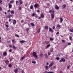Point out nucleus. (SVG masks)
I'll list each match as a JSON object with an SVG mask.
<instances>
[{
	"instance_id": "c03bdc74",
	"label": "nucleus",
	"mask_w": 73,
	"mask_h": 73,
	"mask_svg": "<svg viewBox=\"0 0 73 73\" xmlns=\"http://www.w3.org/2000/svg\"><path fill=\"white\" fill-rule=\"evenodd\" d=\"M25 58V56H23L21 60H23V59H24Z\"/></svg>"
},
{
	"instance_id": "49530a36",
	"label": "nucleus",
	"mask_w": 73,
	"mask_h": 73,
	"mask_svg": "<svg viewBox=\"0 0 73 73\" xmlns=\"http://www.w3.org/2000/svg\"><path fill=\"white\" fill-rule=\"evenodd\" d=\"M3 10V9H2V8L1 7H0V11H1Z\"/></svg>"
},
{
	"instance_id": "ea45409f",
	"label": "nucleus",
	"mask_w": 73,
	"mask_h": 73,
	"mask_svg": "<svg viewBox=\"0 0 73 73\" xmlns=\"http://www.w3.org/2000/svg\"><path fill=\"white\" fill-rule=\"evenodd\" d=\"M29 28H27L26 29V31H29Z\"/></svg>"
},
{
	"instance_id": "a18cd8bd",
	"label": "nucleus",
	"mask_w": 73,
	"mask_h": 73,
	"mask_svg": "<svg viewBox=\"0 0 73 73\" xmlns=\"http://www.w3.org/2000/svg\"><path fill=\"white\" fill-rule=\"evenodd\" d=\"M62 41L63 42V43H65V41L64 40H62Z\"/></svg>"
},
{
	"instance_id": "6ab92c4d",
	"label": "nucleus",
	"mask_w": 73,
	"mask_h": 73,
	"mask_svg": "<svg viewBox=\"0 0 73 73\" xmlns=\"http://www.w3.org/2000/svg\"><path fill=\"white\" fill-rule=\"evenodd\" d=\"M60 23H61L63 21V19H62V18H60Z\"/></svg>"
},
{
	"instance_id": "09e8293b",
	"label": "nucleus",
	"mask_w": 73,
	"mask_h": 73,
	"mask_svg": "<svg viewBox=\"0 0 73 73\" xmlns=\"http://www.w3.org/2000/svg\"><path fill=\"white\" fill-rule=\"evenodd\" d=\"M19 10H21V7H19Z\"/></svg>"
},
{
	"instance_id": "e2e57ef3",
	"label": "nucleus",
	"mask_w": 73,
	"mask_h": 73,
	"mask_svg": "<svg viewBox=\"0 0 73 73\" xmlns=\"http://www.w3.org/2000/svg\"><path fill=\"white\" fill-rule=\"evenodd\" d=\"M60 56V54H58V57H59Z\"/></svg>"
},
{
	"instance_id": "79ce46f5",
	"label": "nucleus",
	"mask_w": 73,
	"mask_h": 73,
	"mask_svg": "<svg viewBox=\"0 0 73 73\" xmlns=\"http://www.w3.org/2000/svg\"><path fill=\"white\" fill-rule=\"evenodd\" d=\"M56 59L57 60H60V58L57 57L56 58Z\"/></svg>"
},
{
	"instance_id": "bf43d9fd",
	"label": "nucleus",
	"mask_w": 73,
	"mask_h": 73,
	"mask_svg": "<svg viewBox=\"0 0 73 73\" xmlns=\"http://www.w3.org/2000/svg\"><path fill=\"white\" fill-rule=\"evenodd\" d=\"M70 67V65H69V66H68L67 67V68L69 69Z\"/></svg>"
},
{
	"instance_id": "473e14b6",
	"label": "nucleus",
	"mask_w": 73,
	"mask_h": 73,
	"mask_svg": "<svg viewBox=\"0 0 73 73\" xmlns=\"http://www.w3.org/2000/svg\"><path fill=\"white\" fill-rule=\"evenodd\" d=\"M50 40H51V41H53V38H50Z\"/></svg>"
},
{
	"instance_id": "6e6d98bb",
	"label": "nucleus",
	"mask_w": 73,
	"mask_h": 73,
	"mask_svg": "<svg viewBox=\"0 0 73 73\" xmlns=\"http://www.w3.org/2000/svg\"><path fill=\"white\" fill-rule=\"evenodd\" d=\"M11 18H9V22H11Z\"/></svg>"
},
{
	"instance_id": "9b49d317",
	"label": "nucleus",
	"mask_w": 73,
	"mask_h": 73,
	"mask_svg": "<svg viewBox=\"0 0 73 73\" xmlns=\"http://www.w3.org/2000/svg\"><path fill=\"white\" fill-rule=\"evenodd\" d=\"M30 9H33V5H32L30 7Z\"/></svg>"
},
{
	"instance_id": "4c0bfd02",
	"label": "nucleus",
	"mask_w": 73,
	"mask_h": 73,
	"mask_svg": "<svg viewBox=\"0 0 73 73\" xmlns=\"http://www.w3.org/2000/svg\"><path fill=\"white\" fill-rule=\"evenodd\" d=\"M70 31L71 32H73V29H70Z\"/></svg>"
},
{
	"instance_id": "37998d69",
	"label": "nucleus",
	"mask_w": 73,
	"mask_h": 73,
	"mask_svg": "<svg viewBox=\"0 0 73 73\" xmlns=\"http://www.w3.org/2000/svg\"><path fill=\"white\" fill-rule=\"evenodd\" d=\"M47 7H49V6L50 5H49V3H47Z\"/></svg>"
},
{
	"instance_id": "f03ea898",
	"label": "nucleus",
	"mask_w": 73,
	"mask_h": 73,
	"mask_svg": "<svg viewBox=\"0 0 73 73\" xmlns=\"http://www.w3.org/2000/svg\"><path fill=\"white\" fill-rule=\"evenodd\" d=\"M66 60L64 58H62L61 60L59 61L60 62H65Z\"/></svg>"
},
{
	"instance_id": "680f3d73",
	"label": "nucleus",
	"mask_w": 73,
	"mask_h": 73,
	"mask_svg": "<svg viewBox=\"0 0 73 73\" xmlns=\"http://www.w3.org/2000/svg\"><path fill=\"white\" fill-rule=\"evenodd\" d=\"M18 3V1H16V5H17V4Z\"/></svg>"
},
{
	"instance_id": "a19ab883",
	"label": "nucleus",
	"mask_w": 73,
	"mask_h": 73,
	"mask_svg": "<svg viewBox=\"0 0 73 73\" xmlns=\"http://www.w3.org/2000/svg\"><path fill=\"white\" fill-rule=\"evenodd\" d=\"M45 68L46 69V70H48V66H45Z\"/></svg>"
},
{
	"instance_id": "e433bc0d",
	"label": "nucleus",
	"mask_w": 73,
	"mask_h": 73,
	"mask_svg": "<svg viewBox=\"0 0 73 73\" xmlns=\"http://www.w3.org/2000/svg\"><path fill=\"white\" fill-rule=\"evenodd\" d=\"M47 73H54V72L53 71H52L51 72H47Z\"/></svg>"
},
{
	"instance_id": "423d86ee",
	"label": "nucleus",
	"mask_w": 73,
	"mask_h": 73,
	"mask_svg": "<svg viewBox=\"0 0 73 73\" xmlns=\"http://www.w3.org/2000/svg\"><path fill=\"white\" fill-rule=\"evenodd\" d=\"M51 17L52 19H54V14L53 13H52L51 15Z\"/></svg>"
},
{
	"instance_id": "5fc2aeb1",
	"label": "nucleus",
	"mask_w": 73,
	"mask_h": 73,
	"mask_svg": "<svg viewBox=\"0 0 73 73\" xmlns=\"http://www.w3.org/2000/svg\"><path fill=\"white\" fill-rule=\"evenodd\" d=\"M9 42H11V40H9V41H7V43L8 44V43H9Z\"/></svg>"
},
{
	"instance_id": "7ed1b4c3",
	"label": "nucleus",
	"mask_w": 73,
	"mask_h": 73,
	"mask_svg": "<svg viewBox=\"0 0 73 73\" xmlns=\"http://www.w3.org/2000/svg\"><path fill=\"white\" fill-rule=\"evenodd\" d=\"M53 64H54V62H52L49 65V66H48V68H50V67H52V65H53Z\"/></svg>"
},
{
	"instance_id": "4d7b16f0",
	"label": "nucleus",
	"mask_w": 73,
	"mask_h": 73,
	"mask_svg": "<svg viewBox=\"0 0 73 73\" xmlns=\"http://www.w3.org/2000/svg\"><path fill=\"white\" fill-rule=\"evenodd\" d=\"M1 2H2L1 0H0V4H2V3H1Z\"/></svg>"
},
{
	"instance_id": "f3484780",
	"label": "nucleus",
	"mask_w": 73,
	"mask_h": 73,
	"mask_svg": "<svg viewBox=\"0 0 73 73\" xmlns=\"http://www.w3.org/2000/svg\"><path fill=\"white\" fill-rule=\"evenodd\" d=\"M40 16L42 18H43L44 17V14L43 13H42L40 15Z\"/></svg>"
},
{
	"instance_id": "4468645a",
	"label": "nucleus",
	"mask_w": 73,
	"mask_h": 73,
	"mask_svg": "<svg viewBox=\"0 0 73 73\" xmlns=\"http://www.w3.org/2000/svg\"><path fill=\"white\" fill-rule=\"evenodd\" d=\"M49 31L50 32H53V30L51 28H49Z\"/></svg>"
},
{
	"instance_id": "a211bd4d",
	"label": "nucleus",
	"mask_w": 73,
	"mask_h": 73,
	"mask_svg": "<svg viewBox=\"0 0 73 73\" xmlns=\"http://www.w3.org/2000/svg\"><path fill=\"white\" fill-rule=\"evenodd\" d=\"M44 55H45V58H47L48 57V55L45 54H44Z\"/></svg>"
},
{
	"instance_id": "4be33fe9",
	"label": "nucleus",
	"mask_w": 73,
	"mask_h": 73,
	"mask_svg": "<svg viewBox=\"0 0 73 73\" xmlns=\"http://www.w3.org/2000/svg\"><path fill=\"white\" fill-rule=\"evenodd\" d=\"M19 1H20V4H23V1H21V0H19Z\"/></svg>"
},
{
	"instance_id": "9d476101",
	"label": "nucleus",
	"mask_w": 73,
	"mask_h": 73,
	"mask_svg": "<svg viewBox=\"0 0 73 73\" xmlns=\"http://www.w3.org/2000/svg\"><path fill=\"white\" fill-rule=\"evenodd\" d=\"M10 12L11 13V14H14V13H15V11H14L12 10Z\"/></svg>"
},
{
	"instance_id": "cd10ccee",
	"label": "nucleus",
	"mask_w": 73,
	"mask_h": 73,
	"mask_svg": "<svg viewBox=\"0 0 73 73\" xmlns=\"http://www.w3.org/2000/svg\"><path fill=\"white\" fill-rule=\"evenodd\" d=\"M15 36H16V37H20V36H19V35H18L17 34H15Z\"/></svg>"
},
{
	"instance_id": "0eeeda50",
	"label": "nucleus",
	"mask_w": 73,
	"mask_h": 73,
	"mask_svg": "<svg viewBox=\"0 0 73 73\" xmlns=\"http://www.w3.org/2000/svg\"><path fill=\"white\" fill-rule=\"evenodd\" d=\"M55 9H57V10H58L60 9V7H58V6L57 5H55Z\"/></svg>"
},
{
	"instance_id": "20e7f679",
	"label": "nucleus",
	"mask_w": 73,
	"mask_h": 73,
	"mask_svg": "<svg viewBox=\"0 0 73 73\" xmlns=\"http://www.w3.org/2000/svg\"><path fill=\"white\" fill-rule=\"evenodd\" d=\"M39 5H40L39 4H36L34 5V7L35 8H37L38 7Z\"/></svg>"
},
{
	"instance_id": "8fccbe9b",
	"label": "nucleus",
	"mask_w": 73,
	"mask_h": 73,
	"mask_svg": "<svg viewBox=\"0 0 73 73\" xmlns=\"http://www.w3.org/2000/svg\"><path fill=\"white\" fill-rule=\"evenodd\" d=\"M10 29L8 27H7L6 28V30L7 31V30H9Z\"/></svg>"
},
{
	"instance_id": "72a5a7b5",
	"label": "nucleus",
	"mask_w": 73,
	"mask_h": 73,
	"mask_svg": "<svg viewBox=\"0 0 73 73\" xmlns=\"http://www.w3.org/2000/svg\"><path fill=\"white\" fill-rule=\"evenodd\" d=\"M36 15V14L35 13H33L32 15V17H33L34 16H35V15Z\"/></svg>"
},
{
	"instance_id": "864d4df0",
	"label": "nucleus",
	"mask_w": 73,
	"mask_h": 73,
	"mask_svg": "<svg viewBox=\"0 0 73 73\" xmlns=\"http://www.w3.org/2000/svg\"><path fill=\"white\" fill-rule=\"evenodd\" d=\"M55 28V26H54L52 27V29H54Z\"/></svg>"
},
{
	"instance_id": "f257e3e1",
	"label": "nucleus",
	"mask_w": 73,
	"mask_h": 73,
	"mask_svg": "<svg viewBox=\"0 0 73 73\" xmlns=\"http://www.w3.org/2000/svg\"><path fill=\"white\" fill-rule=\"evenodd\" d=\"M33 55L34 56L35 58H38L37 56L36 55V52H33Z\"/></svg>"
},
{
	"instance_id": "6e6552de",
	"label": "nucleus",
	"mask_w": 73,
	"mask_h": 73,
	"mask_svg": "<svg viewBox=\"0 0 73 73\" xmlns=\"http://www.w3.org/2000/svg\"><path fill=\"white\" fill-rule=\"evenodd\" d=\"M13 24H16V20H14L13 22Z\"/></svg>"
},
{
	"instance_id": "69168bd1",
	"label": "nucleus",
	"mask_w": 73,
	"mask_h": 73,
	"mask_svg": "<svg viewBox=\"0 0 73 73\" xmlns=\"http://www.w3.org/2000/svg\"><path fill=\"white\" fill-rule=\"evenodd\" d=\"M59 32H58L56 33V35H59Z\"/></svg>"
},
{
	"instance_id": "f704fd0d",
	"label": "nucleus",
	"mask_w": 73,
	"mask_h": 73,
	"mask_svg": "<svg viewBox=\"0 0 73 73\" xmlns=\"http://www.w3.org/2000/svg\"><path fill=\"white\" fill-rule=\"evenodd\" d=\"M9 46L10 48H12V45L11 44H9Z\"/></svg>"
},
{
	"instance_id": "a878e982",
	"label": "nucleus",
	"mask_w": 73,
	"mask_h": 73,
	"mask_svg": "<svg viewBox=\"0 0 73 73\" xmlns=\"http://www.w3.org/2000/svg\"><path fill=\"white\" fill-rule=\"evenodd\" d=\"M9 8H12V4L9 5Z\"/></svg>"
},
{
	"instance_id": "13d9d810",
	"label": "nucleus",
	"mask_w": 73,
	"mask_h": 73,
	"mask_svg": "<svg viewBox=\"0 0 73 73\" xmlns=\"http://www.w3.org/2000/svg\"><path fill=\"white\" fill-rule=\"evenodd\" d=\"M9 59H10V61H12V58H10Z\"/></svg>"
},
{
	"instance_id": "603ef678",
	"label": "nucleus",
	"mask_w": 73,
	"mask_h": 73,
	"mask_svg": "<svg viewBox=\"0 0 73 73\" xmlns=\"http://www.w3.org/2000/svg\"><path fill=\"white\" fill-rule=\"evenodd\" d=\"M9 52H12V49H10L9 50Z\"/></svg>"
},
{
	"instance_id": "c9c22d12",
	"label": "nucleus",
	"mask_w": 73,
	"mask_h": 73,
	"mask_svg": "<svg viewBox=\"0 0 73 73\" xmlns=\"http://www.w3.org/2000/svg\"><path fill=\"white\" fill-rule=\"evenodd\" d=\"M9 67V68H11L12 67V65H11V64H9L8 65Z\"/></svg>"
},
{
	"instance_id": "1a4fd4ad",
	"label": "nucleus",
	"mask_w": 73,
	"mask_h": 73,
	"mask_svg": "<svg viewBox=\"0 0 73 73\" xmlns=\"http://www.w3.org/2000/svg\"><path fill=\"white\" fill-rule=\"evenodd\" d=\"M18 70V69L17 68L15 69V70L14 71V72L15 73H17Z\"/></svg>"
},
{
	"instance_id": "ddd939ff",
	"label": "nucleus",
	"mask_w": 73,
	"mask_h": 73,
	"mask_svg": "<svg viewBox=\"0 0 73 73\" xmlns=\"http://www.w3.org/2000/svg\"><path fill=\"white\" fill-rule=\"evenodd\" d=\"M31 25L32 26V27H35V24H34L33 23H31Z\"/></svg>"
},
{
	"instance_id": "052dcab7",
	"label": "nucleus",
	"mask_w": 73,
	"mask_h": 73,
	"mask_svg": "<svg viewBox=\"0 0 73 73\" xmlns=\"http://www.w3.org/2000/svg\"><path fill=\"white\" fill-rule=\"evenodd\" d=\"M68 45H71V43L70 42H69L68 43Z\"/></svg>"
},
{
	"instance_id": "bb28decb",
	"label": "nucleus",
	"mask_w": 73,
	"mask_h": 73,
	"mask_svg": "<svg viewBox=\"0 0 73 73\" xmlns=\"http://www.w3.org/2000/svg\"><path fill=\"white\" fill-rule=\"evenodd\" d=\"M60 26H61L59 25H56V27H57V28H60Z\"/></svg>"
},
{
	"instance_id": "774afa93",
	"label": "nucleus",
	"mask_w": 73,
	"mask_h": 73,
	"mask_svg": "<svg viewBox=\"0 0 73 73\" xmlns=\"http://www.w3.org/2000/svg\"><path fill=\"white\" fill-rule=\"evenodd\" d=\"M43 73H47V71H45L44 72H43Z\"/></svg>"
},
{
	"instance_id": "aec40b11",
	"label": "nucleus",
	"mask_w": 73,
	"mask_h": 73,
	"mask_svg": "<svg viewBox=\"0 0 73 73\" xmlns=\"http://www.w3.org/2000/svg\"><path fill=\"white\" fill-rule=\"evenodd\" d=\"M44 28L45 29H48V27L47 26H45L44 27Z\"/></svg>"
},
{
	"instance_id": "58836bf2",
	"label": "nucleus",
	"mask_w": 73,
	"mask_h": 73,
	"mask_svg": "<svg viewBox=\"0 0 73 73\" xmlns=\"http://www.w3.org/2000/svg\"><path fill=\"white\" fill-rule=\"evenodd\" d=\"M13 2H14V1L12 0V1H11L10 2V3H13Z\"/></svg>"
},
{
	"instance_id": "7c9ffc66",
	"label": "nucleus",
	"mask_w": 73,
	"mask_h": 73,
	"mask_svg": "<svg viewBox=\"0 0 73 73\" xmlns=\"http://www.w3.org/2000/svg\"><path fill=\"white\" fill-rule=\"evenodd\" d=\"M72 37L71 36H69V40H72Z\"/></svg>"
},
{
	"instance_id": "5701e85b",
	"label": "nucleus",
	"mask_w": 73,
	"mask_h": 73,
	"mask_svg": "<svg viewBox=\"0 0 73 73\" xmlns=\"http://www.w3.org/2000/svg\"><path fill=\"white\" fill-rule=\"evenodd\" d=\"M41 30V29L40 28L37 31V32L38 33H40V30Z\"/></svg>"
},
{
	"instance_id": "2eb2a0df",
	"label": "nucleus",
	"mask_w": 73,
	"mask_h": 73,
	"mask_svg": "<svg viewBox=\"0 0 73 73\" xmlns=\"http://www.w3.org/2000/svg\"><path fill=\"white\" fill-rule=\"evenodd\" d=\"M50 46V44H49L46 46V48H48Z\"/></svg>"
},
{
	"instance_id": "0e129e2a",
	"label": "nucleus",
	"mask_w": 73,
	"mask_h": 73,
	"mask_svg": "<svg viewBox=\"0 0 73 73\" xmlns=\"http://www.w3.org/2000/svg\"><path fill=\"white\" fill-rule=\"evenodd\" d=\"M10 17H11L10 16V15H9L7 17V18H10Z\"/></svg>"
},
{
	"instance_id": "39448f33",
	"label": "nucleus",
	"mask_w": 73,
	"mask_h": 73,
	"mask_svg": "<svg viewBox=\"0 0 73 73\" xmlns=\"http://www.w3.org/2000/svg\"><path fill=\"white\" fill-rule=\"evenodd\" d=\"M7 55V52H5L3 53V55L5 57Z\"/></svg>"
},
{
	"instance_id": "2f4dec72",
	"label": "nucleus",
	"mask_w": 73,
	"mask_h": 73,
	"mask_svg": "<svg viewBox=\"0 0 73 73\" xmlns=\"http://www.w3.org/2000/svg\"><path fill=\"white\" fill-rule=\"evenodd\" d=\"M32 64H36V62L35 61H33L32 62Z\"/></svg>"
},
{
	"instance_id": "c756f323",
	"label": "nucleus",
	"mask_w": 73,
	"mask_h": 73,
	"mask_svg": "<svg viewBox=\"0 0 73 73\" xmlns=\"http://www.w3.org/2000/svg\"><path fill=\"white\" fill-rule=\"evenodd\" d=\"M53 48H52L50 50V52H53Z\"/></svg>"
},
{
	"instance_id": "c85d7f7f",
	"label": "nucleus",
	"mask_w": 73,
	"mask_h": 73,
	"mask_svg": "<svg viewBox=\"0 0 73 73\" xmlns=\"http://www.w3.org/2000/svg\"><path fill=\"white\" fill-rule=\"evenodd\" d=\"M35 17H36V18H38V16H37V14H35V16H34Z\"/></svg>"
},
{
	"instance_id": "f8f14e48",
	"label": "nucleus",
	"mask_w": 73,
	"mask_h": 73,
	"mask_svg": "<svg viewBox=\"0 0 73 73\" xmlns=\"http://www.w3.org/2000/svg\"><path fill=\"white\" fill-rule=\"evenodd\" d=\"M66 7V5L64 4L62 5V8L63 9H65V8Z\"/></svg>"
},
{
	"instance_id": "412c9836",
	"label": "nucleus",
	"mask_w": 73,
	"mask_h": 73,
	"mask_svg": "<svg viewBox=\"0 0 73 73\" xmlns=\"http://www.w3.org/2000/svg\"><path fill=\"white\" fill-rule=\"evenodd\" d=\"M20 42H21V43H23L24 42H25V40H22L20 41Z\"/></svg>"
},
{
	"instance_id": "338daca9",
	"label": "nucleus",
	"mask_w": 73,
	"mask_h": 73,
	"mask_svg": "<svg viewBox=\"0 0 73 73\" xmlns=\"http://www.w3.org/2000/svg\"><path fill=\"white\" fill-rule=\"evenodd\" d=\"M48 55H50V52H48Z\"/></svg>"
},
{
	"instance_id": "3c124183",
	"label": "nucleus",
	"mask_w": 73,
	"mask_h": 73,
	"mask_svg": "<svg viewBox=\"0 0 73 73\" xmlns=\"http://www.w3.org/2000/svg\"><path fill=\"white\" fill-rule=\"evenodd\" d=\"M53 69L52 68V69H52V70L54 69V68H55V69H56V66H54L53 67Z\"/></svg>"
},
{
	"instance_id": "dca6fc26",
	"label": "nucleus",
	"mask_w": 73,
	"mask_h": 73,
	"mask_svg": "<svg viewBox=\"0 0 73 73\" xmlns=\"http://www.w3.org/2000/svg\"><path fill=\"white\" fill-rule=\"evenodd\" d=\"M44 56V55H43V54L42 53H40V57H43V56Z\"/></svg>"
},
{
	"instance_id": "393cba45",
	"label": "nucleus",
	"mask_w": 73,
	"mask_h": 73,
	"mask_svg": "<svg viewBox=\"0 0 73 73\" xmlns=\"http://www.w3.org/2000/svg\"><path fill=\"white\" fill-rule=\"evenodd\" d=\"M13 47L14 49H16V46H15V45H13Z\"/></svg>"
},
{
	"instance_id": "de8ad7c7",
	"label": "nucleus",
	"mask_w": 73,
	"mask_h": 73,
	"mask_svg": "<svg viewBox=\"0 0 73 73\" xmlns=\"http://www.w3.org/2000/svg\"><path fill=\"white\" fill-rule=\"evenodd\" d=\"M21 73H25V72H24V70H22L21 71Z\"/></svg>"
},
{
	"instance_id": "b1692460",
	"label": "nucleus",
	"mask_w": 73,
	"mask_h": 73,
	"mask_svg": "<svg viewBox=\"0 0 73 73\" xmlns=\"http://www.w3.org/2000/svg\"><path fill=\"white\" fill-rule=\"evenodd\" d=\"M12 41L13 43L14 44H15V43H16V41H14V40H12Z\"/></svg>"
}]
</instances>
